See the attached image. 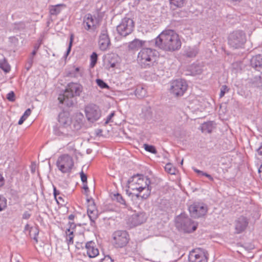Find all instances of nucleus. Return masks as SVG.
I'll return each mask as SVG.
<instances>
[{
	"mask_svg": "<svg viewBox=\"0 0 262 262\" xmlns=\"http://www.w3.org/2000/svg\"><path fill=\"white\" fill-rule=\"evenodd\" d=\"M187 84L184 79H177L171 83L170 92L174 96L179 97L183 95L187 89Z\"/></svg>",
	"mask_w": 262,
	"mask_h": 262,
	"instance_id": "1a4fd4ad",
	"label": "nucleus"
},
{
	"mask_svg": "<svg viewBox=\"0 0 262 262\" xmlns=\"http://www.w3.org/2000/svg\"><path fill=\"white\" fill-rule=\"evenodd\" d=\"M187 75L195 76L201 74L203 72L202 67L200 64H193L189 67Z\"/></svg>",
	"mask_w": 262,
	"mask_h": 262,
	"instance_id": "5701e85b",
	"label": "nucleus"
},
{
	"mask_svg": "<svg viewBox=\"0 0 262 262\" xmlns=\"http://www.w3.org/2000/svg\"><path fill=\"white\" fill-rule=\"evenodd\" d=\"M75 215L72 214H70L69 217H68V219L71 220V221H73L74 220V218H75Z\"/></svg>",
	"mask_w": 262,
	"mask_h": 262,
	"instance_id": "69168bd1",
	"label": "nucleus"
},
{
	"mask_svg": "<svg viewBox=\"0 0 262 262\" xmlns=\"http://www.w3.org/2000/svg\"><path fill=\"white\" fill-rule=\"evenodd\" d=\"M77 117H78L79 119H81V118L82 119V118H83V115L81 113L77 114Z\"/></svg>",
	"mask_w": 262,
	"mask_h": 262,
	"instance_id": "338daca9",
	"label": "nucleus"
},
{
	"mask_svg": "<svg viewBox=\"0 0 262 262\" xmlns=\"http://www.w3.org/2000/svg\"><path fill=\"white\" fill-rule=\"evenodd\" d=\"M230 89L226 85H223L221 88L220 97L222 98L224 96L225 94L229 91Z\"/></svg>",
	"mask_w": 262,
	"mask_h": 262,
	"instance_id": "79ce46f5",
	"label": "nucleus"
},
{
	"mask_svg": "<svg viewBox=\"0 0 262 262\" xmlns=\"http://www.w3.org/2000/svg\"><path fill=\"white\" fill-rule=\"evenodd\" d=\"M99 46L101 51L106 50L111 45L110 38L108 36L106 27H103L99 38Z\"/></svg>",
	"mask_w": 262,
	"mask_h": 262,
	"instance_id": "f8f14e48",
	"label": "nucleus"
},
{
	"mask_svg": "<svg viewBox=\"0 0 262 262\" xmlns=\"http://www.w3.org/2000/svg\"><path fill=\"white\" fill-rule=\"evenodd\" d=\"M156 52L150 48H143L138 53L137 61L142 68H149L156 60Z\"/></svg>",
	"mask_w": 262,
	"mask_h": 262,
	"instance_id": "f03ea898",
	"label": "nucleus"
},
{
	"mask_svg": "<svg viewBox=\"0 0 262 262\" xmlns=\"http://www.w3.org/2000/svg\"><path fill=\"white\" fill-rule=\"evenodd\" d=\"M85 113L88 121L94 122L99 119L101 111L99 107L94 104L87 105L85 108Z\"/></svg>",
	"mask_w": 262,
	"mask_h": 262,
	"instance_id": "9d476101",
	"label": "nucleus"
},
{
	"mask_svg": "<svg viewBox=\"0 0 262 262\" xmlns=\"http://www.w3.org/2000/svg\"><path fill=\"white\" fill-rule=\"evenodd\" d=\"M171 5L178 7L181 8L184 6L187 0H169Z\"/></svg>",
	"mask_w": 262,
	"mask_h": 262,
	"instance_id": "2f4dec72",
	"label": "nucleus"
},
{
	"mask_svg": "<svg viewBox=\"0 0 262 262\" xmlns=\"http://www.w3.org/2000/svg\"><path fill=\"white\" fill-rule=\"evenodd\" d=\"M165 170L166 172L170 174H174L176 173V169L173 165L168 163L166 164L165 166Z\"/></svg>",
	"mask_w": 262,
	"mask_h": 262,
	"instance_id": "473e14b6",
	"label": "nucleus"
},
{
	"mask_svg": "<svg viewBox=\"0 0 262 262\" xmlns=\"http://www.w3.org/2000/svg\"><path fill=\"white\" fill-rule=\"evenodd\" d=\"M136 96L139 98H142L146 95V90L142 86H138L135 92Z\"/></svg>",
	"mask_w": 262,
	"mask_h": 262,
	"instance_id": "c85d7f7f",
	"label": "nucleus"
},
{
	"mask_svg": "<svg viewBox=\"0 0 262 262\" xmlns=\"http://www.w3.org/2000/svg\"><path fill=\"white\" fill-rule=\"evenodd\" d=\"M60 193V191L59 190H57L55 186H53V194L55 199L56 200L57 203L58 204L62 205V203L60 202L59 201H58L57 199V196L58 195H59Z\"/></svg>",
	"mask_w": 262,
	"mask_h": 262,
	"instance_id": "49530a36",
	"label": "nucleus"
},
{
	"mask_svg": "<svg viewBox=\"0 0 262 262\" xmlns=\"http://www.w3.org/2000/svg\"><path fill=\"white\" fill-rule=\"evenodd\" d=\"M58 99L60 103L64 104L68 107H73L76 102L74 97L67 94L65 91L63 94L59 95Z\"/></svg>",
	"mask_w": 262,
	"mask_h": 262,
	"instance_id": "dca6fc26",
	"label": "nucleus"
},
{
	"mask_svg": "<svg viewBox=\"0 0 262 262\" xmlns=\"http://www.w3.org/2000/svg\"><path fill=\"white\" fill-rule=\"evenodd\" d=\"M135 24L133 20L128 17L123 18L117 27V31L119 35L126 37L131 34L134 30Z\"/></svg>",
	"mask_w": 262,
	"mask_h": 262,
	"instance_id": "39448f33",
	"label": "nucleus"
},
{
	"mask_svg": "<svg viewBox=\"0 0 262 262\" xmlns=\"http://www.w3.org/2000/svg\"><path fill=\"white\" fill-rule=\"evenodd\" d=\"M251 65L256 70L262 72V55L253 56L251 59Z\"/></svg>",
	"mask_w": 262,
	"mask_h": 262,
	"instance_id": "aec40b11",
	"label": "nucleus"
},
{
	"mask_svg": "<svg viewBox=\"0 0 262 262\" xmlns=\"http://www.w3.org/2000/svg\"><path fill=\"white\" fill-rule=\"evenodd\" d=\"M145 41L135 39L133 41L129 42L128 48L130 50H138L143 47Z\"/></svg>",
	"mask_w": 262,
	"mask_h": 262,
	"instance_id": "b1692460",
	"label": "nucleus"
},
{
	"mask_svg": "<svg viewBox=\"0 0 262 262\" xmlns=\"http://www.w3.org/2000/svg\"><path fill=\"white\" fill-rule=\"evenodd\" d=\"M31 216V214L28 211H25L23 214V219L27 220L29 219Z\"/></svg>",
	"mask_w": 262,
	"mask_h": 262,
	"instance_id": "5fc2aeb1",
	"label": "nucleus"
},
{
	"mask_svg": "<svg viewBox=\"0 0 262 262\" xmlns=\"http://www.w3.org/2000/svg\"><path fill=\"white\" fill-rule=\"evenodd\" d=\"M96 83L97 85L101 89H109L110 88V86L108 85V84L101 79H97L96 80Z\"/></svg>",
	"mask_w": 262,
	"mask_h": 262,
	"instance_id": "e433bc0d",
	"label": "nucleus"
},
{
	"mask_svg": "<svg viewBox=\"0 0 262 262\" xmlns=\"http://www.w3.org/2000/svg\"><path fill=\"white\" fill-rule=\"evenodd\" d=\"M87 202H88V205H91L92 206V205H95L94 201V200L92 198L88 199H87Z\"/></svg>",
	"mask_w": 262,
	"mask_h": 262,
	"instance_id": "4d7b16f0",
	"label": "nucleus"
},
{
	"mask_svg": "<svg viewBox=\"0 0 262 262\" xmlns=\"http://www.w3.org/2000/svg\"><path fill=\"white\" fill-rule=\"evenodd\" d=\"M5 180L4 177L0 174V187L4 185Z\"/></svg>",
	"mask_w": 262,
	"mask_h": 262,
	"instance_id": "13d9d810",
	"label": "nucleus"
},
{
	"mask_svg": "<svg viewBox=\"0 0 262 262\" xmlns=\"http://www.w3.org/2000/svg\"><path fill=\"white\" fill-rule=\"evenodd\" d=\"M193 170L196 172L198 174H200V175H201L202 174V171L201 170H200L199 169H197L196 168H193Z\"/></svg>",
	"mask_w": 262,
	"mask_h": 262,
	"instance_id": "0e129e2a",
	"label": "nucleus"
},
{
	"mask_svg": "<svg viewBox=\"0 0 262 262\" xmlns=\"http://www.w3.org/2000/svg\"><path fill=\"white\" fill-rule=\"evenodd\" d=\"M64 129V127L60 125L58 126L56 125L54 126L53 132L55 135L57 136H61L63 134V130Z\"/></svg>",
	"mask_w": 262,
	"mask_h": 262,
	"instance_id": "72a5a7b5",
	"label": "nucleus"
},
{
	"mask_svg": "<svg viewBox=\"0 0 262 262\" xmlns=\"http://www.w3.org/2000/svg\"><path fill=\"white\" fill-rule=\"evenodd\" d=\"M31 111L30 108H28L26 110L25 112L24 115H23L24 117H25L26 119L28 116H29L31 114Z\"/></svg>",
	"mask_w": 262,
	"mask_h": 262,
	"instance_id": "6e6d98bb",
	"label": "nucleus"
},
{
	"mask_svg": "<svg viewBox=\"0 0 262 262\" xmlns=\"http://www.w3.org/2000/svg\"><path fill=\"white\" fill-rule=\"evenodd\" d=\"M176 224L177 228L187 233L195 231L198 226L185 213H181L177 217Z\"/></svg>",
	"mask_w": 262,
	"mask_h": 262,
	"instance_id": "7ed1b4c3",
	"label": "nucleus"
},
{
	"mask_svg": "<svg viewBox=\"0 0 262 262\" xmlns=\"http://www.w3.org/2000/svg\"><path fill=\"white\" fill-rule=\"evenodd\" d=\"M57 199L58 201H59L60 202L62 203L61 205H64V201L62 196H59L58 197L57 196Z\"/></svg>",
	"mask_w": 262,
	"mask_h": 262,
	"instance_id": "e2e57ef3",
	"label": "nucleus"
},
{
	"mask_svg": "<svg viewBox=\"0 0 262 262\" xmlns=\"http://www.w3.org/2000/svg\"><path fill=\"white\" fill-rule=\"evenodd\" d=\"M147 219L145 212H139L133 214L127 220V224L130 227L141 225L144 223Z\"/></svg>",
	"mask_w": 262,
	"mask_h": 262,
	"instance_id": "9b49d317",
	"label": "nucleus"
},
{
	"mask_svg": "<svg viewBox=\"0 0 262 262\" xmlns=\"http://www.w3.org/2000/svg\"><path fill=\"white\" fill-rule=\"evenodd\" d=\"M33 62V57L31 56L29 58V59L27 61V62L26 64V68L28 71L31 68Z\"/></svg>",
	"mask_w": 262,
	"mask_h": 262,
	"instance_id": "c03bdc74",
	"label": "nucleus"
},
{
	"mask_svg": "<svg viewBox=\"0 0 262 262\" xmlns=\"http://www.w3.org/2000/svg\"><path fill=\"white\" fill-rule=\"evenodd\" d=\"M0 68L6 73L9 72L10 70V66L4 57L0 59Z\"/></svg>",
	"mask_w": 262,
	"mask_h": 262,
	"instance_id": "c756f323",
	"label": "nucleus"
},
{
	"mask_svg": "<svg viewBox=\"0 0 262 262\" xmlns=\"http://www.w3.org/2000/svg\"><path fill=\"white\" fill-rule=\"evenodd\" d=\"M26 25L24 22L20 21L14 24V29L17 30H21L25 28Z\"/></svg>",
	"mask_w": 262,
	"mask_h": 262,
	"instance_id": "a19ab883",
	"label": "nucleus"
},
{
	"mask_svg": "<svg viewBox=\"0 0 262 262\" xmlns=\"http://www.w3.org/2000/svg\"><path fill=\"white\" fill-rule=\"evenodd\" d=\"M94 211H98L96 208V205H88V209H87V212H93Z\"/></svg>",
	"mask_w": 262,
	"mask_h": 262,
	"instance_id": "864d4df0",
	"label": "nucleus"
},
{
	"mask_svg": "<svg viewBox=\"0 0 262 262\" xmlns=\"http://www.w3.org/2000/svg\"><path fill=\"white\" fill-rule=\"evenodd\" d=\"M155 46L165 51L173 52L181 47L178 34L173 30H165L155 39Z\"/></svg>",
	"mask_w": 262,
	"mask_h": 262,
	"instance_id": "f257e3e1",
	"label": "nucleus"
},
{
	"mask_svg": "<svg viewBox=\"0 0 262 262\" xmlns=\"http://www.w3.org/2000/svg\"><path fill=\"white\" fill-rule=\"evenodd\" d=\"M113 199L120 203V205H122L123 208L127 207V205L125 200L120 193H117L116 194H114Z\"/></svg>",
	"mask_w": 262,
	"mask_h": 262,
	"instance_id": "cd10ccee",
	"label": "nucleus"
},
{
	"mask_svg": "<svg viewBox=\"0 0 262 262\" xmlns=\"http://www.w3.org/2000/svg\"><path fill=\"white\" fill-rule=\"evenodd\" d=\"M74 35L73 34H71L70 35V40L69 47H68V48L67 49L66 54V56H68L69 55V54L70 53V52H71V48H72V43H73V39H74Z\"/></svg>",
	"mask_w": 262,
	"mask_h": 262,
	"instance_id": "37998d69",
	"label": "nucleus"
},
{
	"mask_svg": "<svg viewBox=\"0 0 262 262\" xmlns=\"http://www.w3.org/2000/svg\"><path fill=\"white\" fill-rule=\"evenodd\" d=\"M26 119V118L25 117H24L23 116H22L21 117V118H20L19 120L18 121V124L19 125L22 124Z\"/></svg>",
	"mask_w": 262,
	"mask_h": 262,
	"instance_id": "bf43d9fd",
	"label": "nucleus"
},
{
	"mask_svg": "<svg viewBox=\"0 0 262 262\" xmlns=\"http://www.w3.org/2000/svg\"><path fill=\"white\" fill-rule=\"evenodd\" d=\"M115 112H113L107 117L106 119L104 122L105 125L112 121L111 119L115 116Z\"/></svg>",
	"mask_w": 262,
	"mask_h": 262,
	"instance_id": "8fccbe9b",
	"label": "nucleus"
},
{
	"mask_svg": "<svg viewBox=\"0 0 262 262\" xmlns=\"http://www.w3.org/2000/svg\"><path fill=\"white\" fill-rule=\"evenodd\" d=\"M98 55L96 53L93 52L91 55V66L93 67L97 63Z\"/></svg>",
	"mask_w": 262,
	"mask_h": 262,
	"instance_id": "ea45409f",
	"label": "nucleus"
},
{
	"mask_svg": "<svg viewBox=\"0 0 262 262\" xmlns=\"http://www.w3.org/2000/svg\"><path fill=\"white\" fill-rule=\"evenodd\" d=\"M65 7L64 4H58L55 6H51L49 7L50 13L52 15H57L60 11V7Z\"/></svg>",
	"mask_w": 262,
	"mask_h": 262,
	"instance_id": "bb28decb",
	"label": "nucleus"
},
{
	"mask_svg": "<svg viewBox=\"0 0 262 262\" xmlns=\"http://www.w3.org/2000/svg\"><path fill=\"white\" fill-rule=\"evenodd\" d=\"M58 122L60 125L64 126L69 124L70 122L69 118L68 116L67 113L65 112H61L58 115Z\"/></svg>",
	"mask_w": 262,
	"mask_h": 262,
	"instance_id": "393cba45",
	"label": "nucleus"
},
{
	"mask_svg": "<svg viewBox=\"0 0 262 262\" xmlns=\"http://www.w3.org/2000/svg\"><path fill=\"white\" fill-rule=\"evenodd\" d=\"M56 165L62 173L70 172L74 166L73 160L69 155H63L58 158Z\"/></svg>",
	"mask_w": 262,
	"mask_h": 262,
	"instance_id": "423d86ee",
	"label": "nucleus"
},
{
	"mask_svg": "<svg viewBox=\"0 0 262 262\" xmlns=\"http://www.w3.org/2000/svg\"><path fill=\"white\" fill-rule=\"evenodd\" d=\"M7 207V200L3 196L0 195V211Z\"/></svg>",
	"mask_w": 262,
	"mask_h": 262,
	"instance_id": "4c0bfd02",
	"label": "nucleus"
},
{
	"mask_svg": "<svg viewBox=\"0 0 262 262\" xmlns=\"http://www.w3.org/2000/svg\"><path fill=\"white\" fill-rule=\"evenodd\" d=\"M199 53V49L196 46L188 47L184 51L183 55L187 58H194Z\"/></svg>",
	"mask_w": 262,
	"mask_h": 262,
	"instance_id": "4be33fe9",
	"label": "nucleus"
},
{
	"mask_svg": "<svg viewBox=\"0 0 262 262\" xmlns=\"http://www.w3.org/2000/svg\"><path fill=\"white\" fill-rule=\"evenodd\" d=\"M83 25L85 30H95L99 25V20L95 16L90 13L86 14L83 17Z\"/></svg>",
	"mask_w": 262,
	"mask_h": 262,
	"instance_id": "4468645a",
	"label": "nucleus"
},
{
	"mask_svg": "<svg viewBox=\"0 0 262 262\" xmlns=\"http://www.w3.org/2000/svg\"><path fill=\"white\" fill-rule=\"evenodd\" d=\"M114 245L116 248H122L128 243L129 238L128 233L124 230H118L113 234Z\"/></svg>",
	"mask_w": 262,
	"mask_h": 262,
	"instance_id": "6e6552de",
	"label": "nucleus"
},
{
	"mask_svg": "<svg viewBox=\"0 0 262 262\" xmlns=\"http://www.w3.org/2000/svg\"><path fill=\"white\" fill-rule=\"evenodd\" d=\"M87 213L91 222V225H93V224H95V220L98 217V211L88 212Z\"/></svg>",
	"mask_w": 262,
	"mask_h": 262,
	"instance_id": "f704fd0d",
	"label": "nucleus"
},
{
	"mask_svg": "<svg viewBox=\"0 0 262 262\" xmlns=\"http://www.w3.org/2000/svg\"><path fill=\"white\" fill-rule=\"evenodd\" d=\"M15 95L13 91L9 92L7 95V99L10 101H14L15 100Z\"/></svg>",
	"mask_w": 262,
	"mask_h": 262,
	"instance_id": "a18cd8bd",
	"label": "nucleus"
},
{
	"mask_svg": "<svg viewBox=\"0 0 262 262\" xmlns=\"http://www.w3.org/2000/svg\"><path fill=\"white\" fill-rule=\"evenodd\" d=\"M188 210L191 217L199 218L206 214L208 208L203 203L194 202L189 206Z\"/></svg>",
	"mask_w": 262,
	"mask_h": 262,
	"instance_id": "0eeeda50",
	"label": "nucleus"
},
{
	"mask_svg": "<svg viewBox=\"0 0 262 262\" xmlns=\"http://www.w3.org/2000/svg\"><path fill=\"white\" fill-rule=\"evenodd\" d=\"M257 151L259 156H262V145L257 149Z\"/></svg>",
	"mask_w": 262,
	"mask_h": 262,
	"instance_id": "680f3d73",
	"label": "nucleus"
},
{
	"mask_svg": "<svg viewBox=\"0 0 262 262\" xmlns=\"http://www.w3.org/2000/svg\"><path fill=\"white\" fill-rule=\"evenodd\" d=\"M144 149L147 151H148L152 154H156L157 152L155 147L153 145L144 144Z\"/></svg>",
	"mask_w": 262,
	"mask_h": 262,
	"instance_id": "c9c22d12",
	"label": "nucleus"
},
{
	"mask_svg": "<svg viewBox=\"0 0 262 262\" xmlns=\"http://www.w3.org/2000/svg\"><path fill=\"white\" fill-rule=\"evenodd\" d=\"M83 91V86L78 83L71 82L68 84L65 90L66 94L71 96H79Z\"/></svg>",
	"mask_w": 262,
	"mask_h": 262,
	"instance_id": "2eb2a0df",
	"label": "nucleus"
},
{
	"mask_svg": "<svg viewBox=\"0 0 262 262\" xmlns=\"http://www.w3.org/2000/svg\"><path fill=\"white\" fill-rule=\"evenodd\" d=\"M80 178L83 183H87V176L82 170L80 173Z\"/></svg>",
	"mask_w": 262,
	"mask_h": 262,
	"instance_id": "09e8293b",
	"label": "nucleus"
},
{
	"mask_svg": "<svg viewBox=\"0 0 262 262\" xmlns=\"http://www.w3.org/2000/svg\"><path fill=\"white\" fill-rule=\"evenodd\" d=\"M213 128L214 126L213 121L204 122L201 125V130L202 132L211 133Z\"/></svg>",
	"mask_w": 262,
	"mask_h": 262,
	"instance_id": "a878e982",
	"label": "nucleus"
},
{
	"mask_svg": "<svg viewBox=\"0 0 262 262\" xmlns=\"http://www.w3.org/2000/svg\"><path fill=\"white\" fill-rule=\"evenodd\" d=\"M83 189L85 190V193L89 191L87 183H83Z\"/></svg>",
	"mask_w": 262,
	"mask_h": 262,
	"instance_id": "052dcab7",
	"label": "nucleus"
},
{
	"mask_svg": "<svg viewBox=\"0 0 262 262\" xmlns=\"http://www.w3.org/2000/svg\"><path fill=\"white\" fill-rule=\"evenodd\" d=\"M150 181L149 179H146L144 186H139L135 188L140 193H142L143 191L144 192L141 195V198L143 200L147 199L150 194L151 187L150 186Z\"/></svg>",
	"mask_w": 262,
	"mask_h": 262,
	"instance_id": "f3484780",
	"label": "nucleus"
},
{
	"mask_svg": "<svg viewBox=\"0 0 262 262\" xmlns=\"http://www.w3.org/2000/svg\"><path fill=\"white\" fill-rule=\"evenodd\" d=\"M86 253L90 258L96 257L99 254V250L96 247L95 243L93 241L88 242L85 244Z\"/></svg>",
	"mask_w": 262,
	"mask_h": 262,
	"instance_id": "a211bd4d",
	"label": "nucleus"
},
{
	"mask_svg": "<svg viewBox=\"0 0 262 262\" xmlns=\"http://www.w3.org/2000/svg\"><path fill=\"white\" fill-rule=\"evenodd\" d=\"M100 262H114V260L109 255H106L102 259H101Z\"/></svg>",
	"mask_w": 262,
	"mask_h": 262,
	"instance_id": "603ef678",
	"label": "nucleus"
},
{
	"mask_svg": "<svg viewBox=\"0 0 262 262\" xmlns=\"http://www.w3.org/2000/svg\"><path fill=\"white\" fill-rule=\"evenodd\" d=\"M248 225V221L247 219L244 216H241L236 221L235 229L237 233H239L246 229Z\"/></svg>",
	"mask_w": 262,
	"mask_h": 262,
	"instance_id": "6ab92c4d",
	"label": "nucleus"
},
{
	"mask_svg": "<svg viewBox=\"0 0 262 262\" xmlns=\"http://www.w3.org/2000/svg\"><path fill=\"white\" fill-rule=\"evenodd\" d=\"M258 172L259 173V176H260V177L261 178V179L262 180V169H258Z\"/></svg>",
	"mask_w": 262,
	"mask_h": 262,
	"instance_id": "774afa93",
	"label": "nucleus"
},
{
	"mask_svg": "<svg viewBox=\"0 0 262 262\" xmlns=\"http://www.w3.org/2000/svg\"><path fill=\"white\" fill-rule=\"evenodd\" d=\"M40 43L35 44V45L34 46V50L32 51V52L31 53V56L33 57V56L36 55L37 50L39 49V48L40 47Z\"/></svg>",
	"mask_w": 262,
	"mask_h": 262,
	"instance_id": "3c124183",
	"label": "nucleus"
},
{
	"mask_svg": "<svg viewBox=\"0 0 262 262\" xmlns=\"http://www.w3.org/2000/svg\"><path fill=\"white\" fill-rule=\"evenodd\" d=\"M39 233V230L38 227H32L30 228L29 235L30 236L33 238L34 240L37 242V236L38 235Z\"/></svg>",
	"mask_w": 262,
	"mask_h": 262,
	"instance_id": "7c9ffc66",
	"label": "nucleus"
},
{
	"mask_svg": "<svg viewBox=\"0 0 262 262\" xmlns=\"http://www.w3.org/2000/svg\"><path fill=\"white\" fill-rule=\"evenodd\" d=\"M67 236V241H68V244H73V231H71L70 232L67 231L66 232Z\"/></svg>",
	"mask_w": 262,
	"mask_h": 262,
	"instance_id": "58836bf2",
	"label": "nucleus"
},
{
	"mask_svg": "<svg viewBox=\"0 0 262 262\" xmlns=\"http://www.w3.org/2000/svg\"><path fill=\"white\" fill-rule=\"evenodd\" d=\"M69 227L67 229V231L70 232L71 231H73V232L75 231V229L76 227V224L74 222H69Z\"/></svg>",
	"mask_w": 262,
	"mask_h": 262,
	"instance_id": "de8ad7c7",
	"label": "nucleus"
},
{
	"mask_svg": "<svg viewBox=\"0 0 262 262\" xmlns=\"http://www.w3.org/2000/svg\"><path fill=\"white\" fill-rule=\"evenodd\" d=\"M247 41L246 33L242 30L231 33L228 38L229 46L233 49L242 48Z\"/></svg>",
	"mask_w": 262,
	"mask_h": 262,
	"instance_id": "20e7f679",
	"label": "nucleus"
},
{
	"mask_svg": "<svg viewBox=\"0 0 262 262\" xmlns=\"http://www.w3.org/2000/svg\"><path fill=\"white\" fill-rule=\"evenodd\" d=\"M188 260L189 262H207L208 259L204 252L198 248L190 252Z\"/></svg>",
	"mask_w": 262,
	"mask_h": 262,
	"instance_id": "ddd939ff",
	"label": "nucleus"
},
{
	"mask_svg": "<svg viewBox=\"0 0 262 262\" xmlns=\"http://www.w3.org/2000/svg\"><path fill=\"white\" fill-rule=\"evenodd\" d=\"M146 179H148L146 177H144L143 175L137 174L134 175L128 180V183H131L135 182L136 184L139 186H144V183L146 181Z\"/></svg>",
	"mask_w": 262,
	"mask_h": 262,
	"instance_id": "412c9836",
	"label": "nucleus"
}]
</instances>
